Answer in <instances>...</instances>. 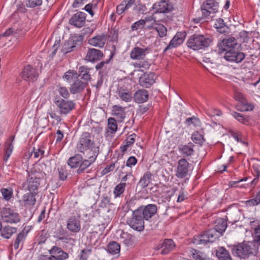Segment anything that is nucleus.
I'll list each match as a JSON object with an SVG mask.
<instances>
[{
	"instance_id": "54",
	"label": "nucleus",
	"mask_w": 260,
	"mask_h": 260,
	"mask_svg": "<svg viewBox=\"0 0 260 260\" xmlns=\"http://www.w3.org/2000/svg\"><path fill=\"white\" fill-rule=\"evenodd\" d=\"M59 180L64 181L68 176V170L66 165L61 166L58 168Z\"/></svg>"
},
{
	"instance_id": "61",
	"label": "nucleus",
	"mask_w": 260,
	"mask_h": 260,
	"mask_svg": "<svg viewBox=\"0 0 260 260\" xmlns=\"http://www.w3.org/2000/svg\"><path fill=\"white\" fill-rule=\"evenodd\" d=\"M137 202L138 200L136 197H134L132 198L129 200L127 201L126 202V205L128 208V210L133 211V209L135 208Z\"/></svg>"
},
{
	"instance_id": "36",
	"label": "nucleus",
	"mask_w": 260,
	"mask_h": 260,
	"mask_svg": "<svg viewBox=\"0 0 260 260\" xmlns=\"http://www.w3.org/2000/svg\"><path fill=\"white\" fill-rule=\"evenodd\" d=\"M214 27L216 29L217 31L221 34H225L228 33L229 27L224 22L223 19L218 18L216 20L214 24Z\"/></svg>"
},
{
	"instance_id": "19",
	"label": "nucleus",
	"mask_w": 260,
	"mask_h": 260,
	"mask_svg": "<svg viewBox=\"0 0 260 260\" xmlns=\"http://www.w3.org/2000/svg\"><path fill=\"white\" fill-rule=\"evenodd\" d=\"M98 155V153L96 152H94L91 156L88 157V159H83V158L77 170V173L81 174L84 173L87 168L95 161Z\"/></svg>"
},
{
	"instance_id": "45",
	"label": "nucleus",
	"mask_w": 260,
	"mask_h": 260,
	"mask_svg": "<svg viewBox=\"0 0 260 260\" xmlns=\"http://www.w3.org/2000/svg\"><path fill=\"white\" fill-rule=\"evenodd\" d=\"M247 208L253 207L260 204V190L256 193L255 197L252 199L243 202Z\"/></svg>"
},
{
	"instance_id": "53",
	"label": "nucleus",
	"mask_w": 260,
	"mask_h": 260,
	"mask_svg": "<svg viewBox=\"0 0 260 260\" xmlns=\"http://www.w3.org/2000/svg\"><path fill=\"white\" fill-rule=\"evenodd\" d=\"M154 28L158 32V35L160 38H162L167 35V29L163 24H156Z\"/></svg>"
},
{
	"instance_id": "62",
	"label": "nucleus",
	"mask_w": 260,
	"mask_h": 260,
	"mask_svg": "<svg viewBox=\"0 0 260 260\" xmlns=\"http://www.w3.org/2000/svg\"><path fill=\"white\" fill-rule=\"evenodd\" d=\"M18 29H15L14 28L12 27L9 28L5 31V32L1 34V37H6L11 36H14L18 33Z\"/></svg>"
},
{
	"instance_id": "6",
	"label": "nucleus",
	"mask_w": 260,
	"mask_h": 260,
	"mask_svg": "<svg viewBox=\"0 0 260 260\" xmlns=\"http://www.w3.org/2000/svg\"><path fill=\"white\" fill-rule=\"evenodd\" d=\"M144 219L137 209L133 211L132 217L126 220V223L134 230L142 232L145 229Z\"/></svg>"
},
{
	"instance_id": "8",
	"label": "nucleus",
	"mask_w": 260,
	"mask_h": 260,
	"mask_svg": "<svg viewBox=\"0 0 260 260\" xmlns=\"http://www.w3.org/2000/svg\"><path fill=\"white\" fill-rule=\"evenodd\" d=\"M218 8V3L215 0L206 1L201 7L203 17L207 18L211 13L217 12Z\"/></svg>"
},
{
	"instance_id": "32",
	"label": "nucleus",
	"mask_w": 260,
	"mask_h": 260,
	"mask_svg": "<svg viewBox=\"0 0 260 260\" xmlns=\"http://www.w3.org/2000/svg\"><path fill=\"white\" fill-rule=\"evenodd\" d=\"M199 41L200 50H205L209 47L212 43L213 38L208 34H199Z\"/></svg>"
},
{
	"instance_id": "52",
	"label": "nucleus",
	"mask_w": 260,
	"mask_h": 260,
	"mask_svg": "<svg viewBox=\"0 0 260 260\" xmlns=\"http://www.w3.org/2000/svg\"><path fill=\"white\" fill-rule=\"evenodd\" d=\"M13 149V145L9 143H6L5 145V155L4 156V159L5 161H7Z\"/></svg>"
},
{
	"instance_id": "9",
	"label": "nucleus",
	"mask_w": 260,
	"mask_h": 260,
	"mask_svg": "<svg viewBox=\"0 0 260 260\" xmlns=\"http://www.w3.org/2000/svg\"><path fill=\"white\" fill-rule=\"evenodd\" d=\"M21 77L27 82H35L39 77V73L36 68L28 64L24 67L21 72Z\"/></svg>"
},
{
	"instance_id": "30",
	"label": "nucleus",
	"mask_w": 260,
	"mask_h": 260,
	"mask_svg": "<svg viewBox=\"0 0 260 260\" xmlns=\"http://www.w3.org/2000/svg\"><path fill=\"white\" fill-rule=\"evenodd\" d=\"M112 114L118 122H121L125 117L124 108L119 105H114L112 107Z\"/></svg>"
},
{
	"instance_id": "57",
	"label": "nucleus",
	"mask_w": 260,
	"mask_h": 260,
	"mask_svg": "<svg viewBox=\"0 0 260 260\" xmlns=\"http://www.w3.org/2000/svg\"><path fill=\"white\" fill-rule=\"evenodd\" d=\"M59 94L64 99L69 98L70 94L66 87L59 86L57 89Z\"/></svg>"
},
{
	"instance_id": "31",
	"label": "nucleus",
	"mask_w": 260,
	"mask_h": 260,
	"mask_svg": "<svg viewBox=\"0 0 260 260\" xmlns=\"http://www.w3.org/2000/svg\"><path fill=\"white\" fill-rule=\"evenodd\" d=\"M17 228L9 225H5L3 226L0 231V236L5 239H9L17 233Z\"/></svg>"
},
{
	"instance_id": "60",
	"label": "nucleus",
	"mask_w": 260,
	"mask_h": 260,
	"mask_svg": "<svg viewBox=\"0 0 260 260\" xmlns=\"http://www.w3.org/2000/svg\"><path fill=\"white\" fill-rule=\"evenodd\" d=\"M91 249L85 248L81 250L80 254V260H87L91 254Z\"/></svg>"
},
{
	"instance_id": "35",
	"label": "nucleus",
	"mask_w": 260,
	"mask_h": 260,
	"mask_svg": "<svg viewBox=\"0 0 260 260\" xmlns=\"http://www.w3.org/2000/svg\"><path fill=\"white\" fill-rule=\"evenodd\" d=\"M82 158L83 157L81 154H76L69 158L67 164L72 169L78 168Z\"/></svg>"
},
{
	"instance_id": "64",
	"label": "nucleus",
	"mask_w": 260,
	"mask_h": 260,
	"mask_svg": "<svg viewBox=\"0 0 260 260\" xmlns=\"http://www.w3.org/2000/svg\"><path fill=\"white\" fill-rule=\"evenodd\" d=\"M254 241L260 245V225H258L254 230Z\"/></svg>"
},
{
	"instance_id": "18",
	"label": "nucleus",
	"mask_w": 260,
	"mask_h": 260,
	"mask_svg": "<svg viewBox=\"0 0 260 260\" xmlns=\"http://www.w3.org/2000/svg\"><path fill=\"white\" fill-rule=\"evenodd\" d=\"M220 51L228 52L233 49L238 48V43L236 39L231 37L228 39H223L218 45Z\"/></svg>"
},
{
	"instance_id": "37",
	"label": "nucleus",
	"mask_w": 260,
	"mask_h": 260,
	"mask_svg": "<svg viewBox=\"0 0 260 260\" xmlns=\"http://www.w3.org/2000/svg\"><path fill=\"white\" fill-rule=\"evenodd\" d=\"M216 255L219 260H232L229 251L223 247L218 248L216 251Z\"/></svg>"
},
{
	"instance_id": "49",
	"label": "nucleus",
	"mask_w": 260,
	"mask_h": 260,
	"mask_svg": "<svg viewBox=\"0 0 260 260\" xmlns=\"http://www.w3.org/2000/svg\"><path fill=\"white\" fill-rule=\"evenodd\" d=\"M232 115L233 117L236 118L238 121L241 122L244 124H248L249 123L248 117L247 116H245L244 115H242L239 113L237 112H234L232 113Z\"/></svg>"
},
{
	"instance_id": "12",
	"label": "nucleus",
	"mask_w": 260,
	"mask_h": 260,
	"mask_svg": "<svg viewBox=\"0 0 260 260\" xmlns=\"http://www.w3.org/2000/svg\"><path fill=\"white\" fill-rule=\"evenodd\" d=\"M80 216L73 215L70 216L67 221V229L71 233H77L81 230Z\"/></svg>"
},
{
	"instance_id": "25",
	"label": "nucleus",
	"mask_w": 260,
	"mask_h": 260,
	"mask_svg": "<svg viewBox=\"0 0 260 260\" xmlns=\"http://www.w3.org/2000/svg\"><path fill=\"white\" fill-rule=\"evenodd\" d=\"M107 40V35L104 34L98 35L88 40V43L93 46L103 48Z\"/></svg>"
},
{
	"instance_id": "33",
	"label": "nucleus",
	"mask_w": 260,
	"mask_h": 260,
	"mask_svg": "<svg viewBox=\"0 0 260 260\" xmlns=\"http://www.w3.org/2000/svg\"><path fill=\"white\" fill-rule=\"evenodd\" d=\"M90 70V68L86 66H80L78 69V78L80 76L84 81L88 83L91 79Z\"/></svg>"
},
{
	"instance_id": "4",
	"label": "nucleus",
	"mask_w": 260,
	"mask_h": 260,
	"mask_svg": "<svg viewBox=\"0 0 260 260\" xmlns=\"http://www.w3.org/2000/svg\"><path fill=\"white\" fill-rule=\"evenodd\" d=\"M1 220L4 223L17 224L21 221V216L14 210L9 207H3L0 209Z\"/></svg>"
},
{
	"instance_id": "5",
	"label": "nucleus",
	"mask_w": 260,
	"mask_h": 260,
	"mask_svg": "<svg viewBox=\"0 0 260 260\" xmlns=\"http://www.w3.org/2000/svg\"><path fill=\"white\" fill-rule=\"evenodd\" d=\"M219 234H216L213 230H208L202 234L194 236L193 243L196 245H205L209 243H213L219 237Z\"/></svg>"
},
{
	"instance_id": "43",
	"label": "nucleus",
	"mask_w": 260,
	"mask_h": 260,
	"mask_svg": "<svg viewBox=\"0 0 260 260\" xmlns=\"http://www.w3.org/2000/svg\"><path fill=\"white\" fill-rule=\"evenodd\" d=\"M120 246L115 241L110 242L107 246V251L112 254H115L120 252Z\"/></svg>"
},
{
	"instance_id": "11",
	"label": "nucleus",
	"mask_w": 260,
	"mask_h": 260,
	"mask_svg": "<svg viewBox=\"0 0 260 260\" xmlns=\"http://www.w3.org/2000/svg\"><path fill=\"white\" fill-rule=\"evenodd\" d=\"M224 57L228 61L240 63L245 58V55L237 48L224 53Z\"/></svg>"
},
{
	"instance_id": "51",
	"label": "nucleus",
	"mask_w": 260,
	"mask_h": 260,
	"mask_svg": "<svg viewBox=\"0 0 260 260\" xmlns=\"http://www.w3.org/2000/svg\"><path fill=\"white\" fill-rule=\"evenodd\" d=\"M112 48H113V51H112L110 53V57H109V59L107 60L106 61H102L100 62V63H98L95 66V69L96 70H99L102 69L105 64H108L110 60L111 59H112V58L113 57V56H114V55L115 54V50H116L115 46L113 45Z\"/></svg>"
},
{
	"instance_id": "28",
	"label": "nucleus",
	"mask_w": 260,
	"mask_h": 260,
	"mask_svg": "<svg viewBox=\"0 0 260 260\" xmlns=\"http://www.w3.org/2000/svg\"><path fill=\"white\" fill-rule=\"evenodd\" d=\"M37 195L38 193L32 191L24 194L21 200L23 206L28 207L34 206L36 203V196Z\"/></svg>"
},
{
	"instance_id": "22",
	"label": "nucleus",
	"mask_w": 260,
	"mask_h": 260,
	"mask_svg": "<svg viewBox=\"0 0 260 260\" xmlns=\"http://www.w3.org/2000/svg\"><path fill=\"white\" fill-rule=\"evenodd\" d=\"M150 48L146 47L145 48L135 47H134L130 53V57L131 59L134 60H141L143 59L147 54L149 53Z\"/></svg>"
},
{
	"instance_id": "39",
	"label": "nucleus",
	"mask_w": 260,
	"mask_h": 260,
	"mask_svg": "<svg viewBox=\"0 0 260 260\" xmlns=\"http://www.w3.org/2000/svg\"><path fill=\"white\" fill-rule=\"evenodd\" d=\"M49 236V233L46 230H43L41 231L36 237L35 244L41 245L45 243Z\"/></svg>"
},
{
	"instance_id": "23",
	"label": "nucleus",
	"mask_w": 260,
	"mask_h": 260,
	"mask_svg": "<svg viewBox=\"0 0 260 260\" xmlns=\"http://www.w3.org/2000/svg\"><path fill=\"white\" fill-rule=\"evenodd\" d=\"M88 86V83L77 79L71 85L69 90L71 94H75L82 93Z\"/></svg>"
},
{
	"instance_id": "56",
	"label": "nucleus",
	"mask_w": 260,
	"mask_h": 260,
	"mask_svg": "<svg viewBox=\"0 0 260 260\" xmlns=\"http://www.w3.org/2000/svg\"><path fill=\"white\" fill-rule=\"evenodd\" d=\"M146 23V21L144 19H140L139 21L133 23L131 26L132 31L137 30L143 28Z\"/></svg>"
},
{
	"instance_id": "47",
	"label": "nucleus",
	"mask_w": 260,
	"mask_h": 260,
	"mask_svg": "<svg viewBox=\"0 0 260 260\" xmlns=\"http://www.w3.org/2000/svg\"><path fill=\"white\" fill-rule=\"evenodd\" d=\"M191 139L194 143L200 145H202L205 141L204 135L200 133L199 131H196L192 134Z\"/></svg>"
},
{
	"instance_id": "27",
	"label": "nucleus",
	"mask_w": 260,
	"mask_h": 260,
	"mask_svg": "<svg viewBox=\"0 0 260 260\" xmlns=\"http://www.w3.org/2000/svg\"><path fill=\"white\" fill-rule=\"evenodd\" d=\"M149 98V93L144 89H139L133 95L135 102L138 104L144 103L147 101Z\"/></svg>"
},
{
	"instance_id": "13",
	"label": "nucleus",
	"mask_w": 260,
	"mask_h": 260,
	"mask_svg": "<svg viewBox=\"0 0 260 260\" xmlns=\"http://www.w3.org/2000/svg\"><path fill=\"white\" fill-rule=\"evenodd\" d=\"M30 230L29 226H25L23 229L19 232L16 238L13 240L10 246H14L15 250H18L20 247H22L25 242L27 235Z\"/></svg>"
},
{
	"instance_id": "26",
	"label": "nucleus",
	"mask_w": 260,
	"mask_h": 260,
	"mask_svg": "<svg viewBox=\"0 0 260 260\" xmlns=\"http://www.w3.org/2000/svg\"><path fill=\"white\" fill-rule=\"evenodd\" d=\"M175 247V243L172 239H165L163 242L159 244L157 247V249H161L160 253L162 254H167L171 251Z\"/></svg>"
},
{
	"instance_id": "15",
	"label": "nucleus",
	"mask_w": 260,
	"mask_h": 260,
	"mask_svg": "<svg viewBox=\"0 0 260 260\" xmlns=\"http://www.w3.org/2000/svg\"><path fill=\"white\" fill-rule=\"evenodd\" d=\"M189 163L185 158H181L177 162L175 175L178 178L186 177L189 172Z\"/></svg>"
},
{
	"instance_id": "24",
	"label": "nucleus",
	"mask_w": 260,
	"mask_h": 260,
	"mask_svg": "<svg viewBox=\"0 0 260 260\" xmlns=\"http://www.w3.org/2000/svg\"><path fill=\"white\" fill-rule=\"evenodd\" d=\"M103 57L104 54L102 51L95 48H89L85 59L88 61L95 62L100 60Z\"/></svg>"
},
{
	"instance_id": "7",
	"label": "nucleus",
	"mask_w": 260,
	"mask_h": 260,
	"mask_svg": "<svg viewBox=\"0 0 260 260\" xmlns=\"http://www.w3.org/2000/svg\"><path fill=\"white\" fill-rule=\"evenodd\" d=\"M54 104L59 109V113L60 115H67L75 108V103L71 100L61 99L58 97L55 98Z\"/></svg>"
},
{
	"instance_id": "20",
	"label": "nucleus",
	"mask_w": 260,
	"mask_h": 260,
	"mask_svg": "<svg viewBox=\"0 0 260 260\" xmlns=\"http://www.w3.org/2000/svg\"><path fill=\"white\" fill-rule=\"evenodd\" d=\"M49 253L54 260H66L69 257V254L61 247L53 246L49 250Z\"/></svg>"
},
{
	"instance_id": "48",
	"label": "nucleus",
	"mask_w": 260,
	"mask_h": 260,
	"mask_svg": "<svg viewBox=\"0 0 260 260\" xmlns=\"http://www.w3.org/2000/svg\"><path fill=\"white\" fill-rule=\"evenodd\" d=\"M230 134L238 142L245 144L244 137L242 133L238 131H230Z\"/></svg>"
},
{
	"instance_id": "58",
	"label": "nucleus",
	"mask_w": 260,
	"mask_h": 260,
	"mask_svg": "<svg viewBox=\"0 0 260 260\" xmlns=\"http://www.w3.org/2000/svg\"><path fill=\"white\" fill-rule=\"evenodd\" d=\"M1 191L4 199L7 201H9L13 196V191L11 189H9L3 188L1 189Z\"/></svg>"
},
{
	"instance_id": "46",
	"label": "nucleus",
	"mask_w": 260,
	"mask_h": 260,
	"mask_svg": "<svg viewBox=\"0 0 260 260\" xmlns=\"http://www.w3.org/2000/svg\"><path fill=\"white\" fill-rule=\"evenodd\" d=\"M62 78L70 83L74 78H76V79L78 78V72L73 70H69L64 74Z\"/></svg>"
},
{
	"instance_id": "40",
	"label": "nucleus",
	"mask_w": 260,
	"mask_h": 260,
	"mask_svg": "<svg viewBox=\"0 0 260 260\" xmlns=\"http://www.w3.org/2000/svg\"><path fill=\"white\" fill-rule=\"evenodd\" d=\"M194 145L190 142L187 145H182L179 148V151L183 154L185 157L191 156L193 152V147Z\"/></svg>"
},
{
	"instance_id": "42",
	"label": "nucleus",
	"mask_w": 260,
	"mask_h": 260,
	"mask_svg": "<svg viewBox=\"0 0 260 260\" xmlns=\"http://www.w3.org/2000/svg\"><path fill=\"white\" fill-rule=\"evenodd\" d=\"M216 224L215 227L211 230H213L215 231L216 234H222L223 232L225 231L226 228V222L223 219H220L218 221H216Z\"/></svg>"
},
{
	"instance_id": "50",
	"label": "nucleus",
	"mask_w": 260,
	"mask_h": 260,
	"mask_svg": "<svg viewBox=\"0 0 260 260\" xmlns=\"http://www.w3.org/2000/svg\"><path fill=\"white\" fill-rule=\"evenodd\" d=\"M116 121L113 117H110L108 120V127L111 134L115 133L117 129Z\"/></svg>"
},
{
	"instance_id": "59",
	"label": "nucleus",
	"mask_w": 260,
	"mask_h": 260,
	"mask_svg": "<svg viewBox=\"0 0 260 260\" xmlns=\"http://www.w3.org/2000/svg\"><path fill=\"white\" fill-rule=\"evenodd\" d=\"M42 4V0H26V6L28 8L40 6Z\"/></svg>"
},
{
	"instance_id": "63",
	"label": "nucleus",
	"mask_w": 260,
	"mask_h": 260,
	"mask_svg": "<svg viewBox=\"0 0 260 260\" xmlns=\"http://www.w3.org/2000/svg\"><path fill=\"white\" fill-rule=\"evenodd\" d=\"M118 160L115 162H111L109 165H107L106 167L103 170L102 173L103 174H106L114 170L115 167V164H118Z\"/></svg>"
},
{
	"instance_id": "38",
	"label": "nucleus",
	"mask_w": 260,
	"mask_h": 260,
	"mask_svg": "<svg viewBox=\"0 0 260 260\" xmlns=\"http://www.w3.org/2000/svg\"><path fill=\"white\" fill-rule=\"evenodd\" d=\"M152 176V173L150 171L146 172L141 178L138 185L142 188H146L151 181Z\"/></svg>"
},
{
	"instance_id": "21",
	"label": "nucleus",
	"mask_w": 260,
	"mask_h": 260,
	"mask_svg": "<svg viewBox=\"0 0 260 260\" xmlns=\"http://www.w3.org/2000/svg\"><path fill=\"white\" fill-rule=\"evenodd\" d=\"M86 15L84 13L78 12L75 13L70 19L71 25L77 27H82L85 23Z\"/></svg>"
},
{
	"instance_id": "1",
	"label": "nucleus",
	"mask_w": 260,
	"mask_h": 260,
	"mask_svg": "<svg viewBox=\"0 0 260 260\" xmlns=\"http://www.w3.org/2000/svg\"><path fill=\"white\" fill-rule=\"evenodd\" d=\"M232 254L241 258H246L256 252L255 244L252 242L240 243L232 246Z\"/></svg>"
},
{
	"instance_id": "34",
	"label": "nucleus",
	"mask_w": 260,
	"mask_h": 260,
	"mask_svg": "<svg viewBox=\"0 0 260 260\" xmlns=\"http://www.w3.org/2000/svg\"><path fill=\"white\" fill-rule=\"evenodd\" d=\"M199 34H195L190 36L186 42L187 46L193 50H199Z\"/></svg>"
},
{
	"instance_id": "3",
	"label": "nucleus",
	"mask_w": 260,
	"mask_h": 260,
	"mask_svg": "<svg viewBox=\"0 0 260 260\" xmlns=\"http://www.w3.org/2000/svg\"><path fill=\"white\" fill-rule=\"evenodd\" d=\"M95 143L91 134L88 132H83L80 136L77 144L78 151L81 153H84L85 152L90 151L95 152Z\"/></svg>"
},
{
	"instance_id": "2",
	"label": "nucleus",
	"mask_w": 260,
	"mask_h": 260,
	"mask_svg": "<svg viewBox=\"0 0 260 260\" xmlns=\"http://www.w3.org/2000/svg\"><path fill=\"white\" fill-rule=\"evenodd\" d=\"M27 188L29 191H32L38 194V188L41 182L44 179L45 174L35 168L31 169L28 173Z\"/></svg>"
},
{
	"instance_id": "16",
	"label": "nucleus",
	"mask_w": 260,
	"mask_h": 260,
	"mask_svg": "<svg viewBox=\"0 0 260 260\" xmlns=\"http://www.w3.org/2000/svg\"><path fill=\"white\" fill-rule=\"evenodd\" d=\"M186 36V34L185 31L177 32L165 48L164 52L176 48L181 45L184 41Z\"/></svg>"
},
{
	"instance_id": "41",
	"label": "nucleus",
	"mask_w": 260,
	"mask_h": 260,
	"mask_svg": "<svg viewBox=\"0 0 260 260\" xmlns=\"http://www.w3.org/2000/svg\"><path fill=\"white\" fill-rule=\"evenodd\" d=\"M190 254L195 260H208L209 259V257H208L205 253L196 249H192L190 250Z\"/></svg>"
},
{
	"instance_id": "44",
	"label": "nucleus",
	"mask_w": 260,
	"mask_h": 260,
	"mask_svg": "<svg viewBox=\"0 0 260 260\" xmlns=\"http://www.w3.org/2000/svg\"><path fill=\"white\" fill-rule=\"evenodd\" d=\"M126 187L125 182H120L114 187L113 193L115 198L120 197L124 192Z\"/></svg>"
},
{
	"instance_id": "10",
	"label": "nucleus",
	"mask_w": 260,
	"mask_h": 260,
	"mask_svg": "<svg viewBox=\"0 0 260 260\" xmlns=\"http://www.w3.org/2000/svg\"><path fill=\"white\" fill-rule=\"evenodd\" d=\"M145 220H149L157 212V206L155 204H148L141 206L137 209Z\"/></svg>"
},
{
	"instance_id": "29",
	"label": "nucleus",
	"mask_w": 260,
	"mask_h": 260,
	"mask_svg": "<svg viewBox=\"0 0 260 260\" xmlns=\"http://www.w3.org/2000/svg\"><path fill=\"white\" fill-rule=\"evenodd\" d=\"M116 93L119 98L125 102L129 103L133 99L132 92L126 88L123 87L118 88Z\"/></svg>"
},
{
	"instance_id": "17",
	"label": "nucleus",
	"mask_w": 260,
	"mask_h": 260,
	"mask_svg": "<svg viewBox=\"0 0 260 260\" xmlns=\"http://www.w3.org/2000/svg\"><path fill=\"white\" fill-rule=\"evenodd\" d=\"M156 79V76L153 72L144 73L139 78V84L145 88H149L152 85Z\"/></svg>"
},
{
	"instance_id": "14",
	"label": "nucleus",
	"mask_w": 260,
	"mask_h": 260,
	"mask_svg": "<svg viewBox=\"0 0 260 260\" xmlns=\"http://www.w3.org/2000/svg\"><path fill=\"white\" fill-rule=\"evenodd\" d=\"M152 8L157 13H167L171 12L174 7L173 4L169 1L161 0L154 3Z\"/></svg>"
},
{
	"instance_id": "55",
	"label": "nucleus",
	"mask_w": 260,
	"mask_h": 260,
	"mask_svg": "<svg viewBox=\"0 0 260 260\" xmlns=\"http://www.w3.org/2000/svg\"><path fill=\"white\" fill-rule=\"evenodd\" d=\"M240 102L242 105V108L240 109L241 111H252L254 108V106L250 103H248L244 97L241 98ZM238 109L239 110V109Z\"/></svg>"
}]
</instances>
